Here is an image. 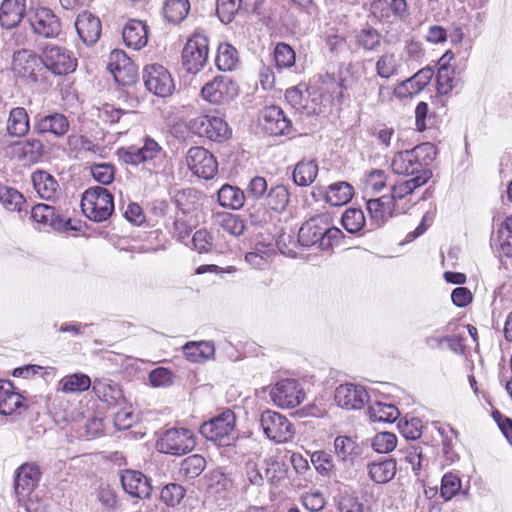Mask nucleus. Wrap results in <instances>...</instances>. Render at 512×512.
Instances as JSON below:
<instances>
[{
	"label": "nucleus",
	"instance_id": "obj_56",
	"mask_svg": "<svg viewBox=\"0 0 512 512\" xmlns=\"http://www.w3.org/2000/svg\"><path fill=\"white\" fill-rule=\"evenodd\" d=\"M357 44L367 51H373L380 46L381 35L373 28L361 30L357 36Z\"/></svg>",
	"mask_w": 512,
	"mask_h": 512
},
{
	"label": "nucleus",
	"instance_id": "obj_19",
	"mask_svg": "<svg viewBox=\"0 0 512 512\" xmlns=\"http://www.w3.org/2000/svg\"><path fill=\"white\" fill-rule=\"evenodd\" d=\"M40 63L41 55L29 49H20L13 53L12 70L19 77L36 80L35 72Z\"/></svg>",
	"mask_w": 512,
	"mask_h": 512
},
{
	"label": "nucleus",
	"instance_id": "obj_22",
	"mask_svg": "<svg viewBox=\"0 0 512 512\" xmlns=\"http://www.w3.org/2000/svg\"><path fill=\"white\" fill-rule=\"evenodd\" d=\"M121 484L124 491L135 498H148L152 492L148 479L139 471L126 470L121 475Z\"/></svg>",
	"mask_w": 512,
	"mask_h": 512
},
{
	"label": "nucleus",
	"instance_id": "obj_59",
	"mask_svg": "<svg viewBox=\"0 0 512 512\" xmlns=\"http://www.w3.org/2000/svg\"><path fill=\"white\" fill-rule=\"evenodd\" d=\"M149 382L153 387L166 388L173 384L174 374L165 367H158L149 373Z\"/></svg>",
	"mask_w": 512,
	"mask_h": 512
},
{
	"label": "nucleus",
	"instance_id": "obj_40",
	"mask_svg": "<svg viewBox=\"0 0 512 512\" xmlns=\"http://www.w3.org/2000/svg\"><path fill=\"white\" fill-rule=\"evenodd\" d=\"M239 62L237 50L228 43H221L218 46L215 59L216 66L221 71H231L236 68Z\"/></svg>",
	"mask_w": 512,
	"mask_h": 512
},
{
	"label": "nucleus",
	"instance_id": "obj_38",
	"mask_svg": "<svg viewBox=\"0 0 512 512\" xmlns=\"http://www.w3.org/2000/svg\"><path fill=\"white\" fill-rule=\"evenodd\" d=\"M206 468V460L199 454L184 458L180 463L179 476L191 480L200 476Z\"/></svg>",
	"mask_w": 512,
	"mask_h": 512
},
{
	"label": "nucleus",
	"instance_id": "obj_37",
	"mask_svg": "<svg viewBox=\"0 0 512 512\" xmlns=\"http://www.w3.org/2000/svg\"><path fill=\"white\" fill-rule=\"evenodd\" d=\"M334 449L338 459L342 462H352L360 454L356 440L349 436L336 437Z\"/></svg>",
	"mask_w": 512,
	"mask_h": 512
},
{
	"label": "nucleus",
	"instance_id": "obj_11",
	"mask_svg": "<svg viewBox=\"0 0 512 512\" xmlns=\"http://www.w3.org/2000/svg\"><path fill=\"white\" fill-rule=\"evenodd\" d=\"M269 395L273 403L284 409H292L305 399V392L294 379H284L271 387Z\"/></svg>",
	"mask_w": 512,
	"mask_h": 512
},
{
	"label": "nucleus",
	"instance_id": "obj_5",
	"mask_svg": "<svg viewBox=\"0 0 512 512\" xmlns=\"http://www.w3.org/2000/svg\"><path fill=\"white\" fill-rule=\"evenodd\" d=\"M157 449L161 453L183 455L196 446L194 433L187 428H170L157 441Z\"/></svg>",
	"mask_w": 512,
	"mask_h": 512
},
{
	"label": "nucleus",
	"instance_id": "obj_26",
	"mask_svg": "<svg viewBox=\"0 0 512 512\" xmlns=\"http://www.w3.org/2000/svg\"><path fill=\"white\" fill-rule=\"evenodd\" d=\"M26 0H3L0 5V24L3 28L16 27L24 18Z\"/></svg>",
	"mask_w": 512,
	"mask_h": 512
},
{
	"label": "nucleus",
	"instance_id": "obj_45",
	"mask_svg": "<svg viewBox=\"0 0 512 512\" xmlns=\"http://www.w3.org/2000/svg\"><path fill=\"white\" fill-rule=\"evenodd\" d=\"M289 201L290 194L284 185L273 186L266 196V205L276 212L284 211Z\"/></svg>",
	"mask_w": 512,
	"mask_h": 512
},
{
	"label": "nucleus",
	"instance_id": "obj_8",
	"mask_svg": "<svg viewBox=\"0 0 512 512\" xmlns=\"http://www.w3.org/2000/svg\"><path fill=\"white\" fill-rule=\"evenodd\" d=\"M41 63L55 75L71 73L77 66V61L69 50L53 44H48L43 47Z\"/></svg>",
	"mask_w": 512,
	"mask_h": 512
},
{
	"label": "nucleus",
	"instance_id": "obj_35",
	"mask_svg": "<svg viewBox=\"0 0 512 512\" xmlns=\"http://www.w3.org/2000/svg\"><path fill=\"white\" fill-rule=\"evenodd\" d=\"M431 172H424L418 177H412L411 179L399 182L392 186L389 197H393V202L397 204L398 200H402L406 195L411 194L416 188L424 185L430 178Z\"/></svg>",
	"mask_w": 512,
	"mask_h": 512
},
{
	"label": "nucleus",
	"instance_id": "obj_28",
	"mask_svg": "<svg viewBox=\"0 0 512 512\" xmlns=\"http://www.w3.org/2000/svg\"><path fill=\"white\" fill-rule=\"evenodd\" d=\"M125 45L134 50H140L148 42L147 26L140 20H130L122 30Z\"/></svg>",
	"mask_w": 512,
	"mask_h": 512
},
{
	"label": "nucleus",
	"instance_id": "obj_46",
	"mask_svg": "<svg viewBox=\"0 0 512 512\" xmlns=\"http://www.w3.org/2000/svg\"><path fill=\"white\" fill-rule=\"evenodd\" d=\"M0 203L9 211L20 212L25 198L15 188L0 183Z\"/></svg>",
	"mask_w": 512,
	"mask_h": 512
},
{
	"label": "nucleus",
	"instance_id": "obj_18",
	"mask_svg": "<svg viewBox=\"0 0 512 512\" xmlns=\"http://www.w3.org/2000/svg\"><path fill=\"white\" fill-rule=\"evenodd\" d=\"M368 399L369 396L365 388L352 383L342 384L335 391L337 405L348 410L361 409Z\"/></svg>",
	"mask_w": 512,
	"mask_h": 512
},
{
	"label": "nucleus",
	"instance_id": "obj_4",
	"mask_svg": "<svg viewBox=\"0 0 512 512\" xmlns=\"http://www.w3.org/2000/svg\"><path fill=\"white\" fill-rule=\"evenodd\" d=\"M236 416L230 409H226L218 416L204 422L200 427V433L207 440L220 446H227L236 438Z\"/></svg>",
	"mask_w": 512,
	"mask_h": 512
},
{
	"label": "nucleus",
	"instance_id": "obj_47",
	"mask_svg": "<svg viewBox=\"0 0 512 512\" xmlns=\"http://www.w3.org/2000/svg\"><path fill=\"white\" fill-rule=\"evenodd\" d=\"M403 460L407 463L411 470L418 475L419 472L428 465V459L424 457L422 447L420 445H412L401 451Z\"/></svg>",
	"mask_w": 512,
	"mask_h": 512
},
{
	"label": "nucleus",
	"instance_id": "obj_9",
	"mask_svg": "<svg viewBox=\"0 0 512 512\" xmlns=\"http://www.w3.org/2000/svg\"><path fill=\"white\" fill-rule=\"evenodd\" d=\"M238 85L229 76L220 75L207 82L201 89L202 98L215 105L229 103L238 95Z\"/></svg>",
	"mask_w": 512,
	"mask_h": 512
},
{
	"label": "nucleus",
	"instance_id": "obj_63",
	"mask_svg": "<svg viewBox=\"0 0 512 512\" xmlns=\"http://www.w3.org/2000/svg\"><path fill=\"white\" fill-rule=\"evenodd\" d=\"M491 245L503 255L512 256V234L497 231L491 238Z\"/></svg>",
	"mask_w": 512,
	"mask_h": 512
},
{
	"label": "nucleus",
	"instance_id": "obj_54",
	"mask_svg": "<svg viewBox=\"0 0 512 512\" xmlns=\"http://www.w3.org/2000/svg\"><path fill=\"white\" fill-rule=\"evenodd\" d=\"M397 446V437L391 432L377 433L372 440V447L378 453H389Z\"/></svg>",
	"mask_w": 512,
	"mask_h": 512
},
{
	"label": "nucleus",
	"instance_id": "obj_41",
	"mask_svg": "<svg viewBox=\"0 0 512 512\" xmlns=\"http://www.w3.org/2000/svg\"><path fill=\"white\" fill-rule=\"evenodd\" d=\"M318 173V166L313 160H302L297 163L293 171V180L299 186L311 184Z\"/></svg>",
	"mask_w": 512,
	"mask_h": 512
},
{
	"label": "nucleus",
	"instance_id": "obj_6",
	"mask_svg": "<svg viewBox=\"0 0 512 512\" xmlns=\"http://www.w3.org/2000/svg\"><path fill=\"white\" fill-rule=\"evenodd\" d=\"M208 38L195 32L186 42L182 50V67L191 74L203 69L208 59Z\"/></svg>",
	"mask_w": 512,
	"mask_h": 512
},
{
	"label": "nucleus",
	"instance_id": "obj_10",
	"mask_svg": "<svg viewBox=\"0 0 512 512\" xmlns=\"http://www.w3.org/2000/svg\"><path fill=\"white\" fill-rule=\"evenodd\" d=\"M187 127L193 134L213 141L227 139L230 134L227 123L222 118L211 115H198L189 120Z\"/></svg>",
	"mask_w": 512,
	"mask_h": 512
},
{
	"label": "nucleus",
	"instance_id": "obj_17",
	"mask_svg": "<svg viewBox=\"0 0 512 512\" xmlns=\"http://www.w3.org/2000/svg\"><path fill=\"white\" fill-rule=\"evenodd\" d=\"M260 124L263 130L272 136L289 134L292 125L280 107L269 106L261 111Z\"/></svg>",
	"mask_w": 512,
	"mask_h": 512
},
{
	"label": "nucleus",
	"instance_id": "obj_61",
	"mask_svg": "<svg viewBox=\"0 0 512 512\" xmlns=\"http://www.w3.org/2000/svg\"><path fill=\"white\" fill-rule=\"evenodd\" d=\"M208 482L211 488H215L216 491H226L232 488V479L225 474L221 468L211 471L208 475Z\"/></svg>",
	"mask_w": 512,
	"mask_h": 512
},
{
	"label": "nucleus",
	"instance_id": "obj_21",
	"mask_svg": "<svg viewBox=\"0 0 512 512\" xmlns=\"http://www.w3.org/2000/svg\"><path fill=\"white\" fill-rule=\"evenodd\" d=\"M78 36L88 46L95 44L101 35V22L98 17L84 11L75 21Z\"/></svg>",
	"mask_w": 512,
	"mask_h": 512
},
{
	"label": "nucleus",
	"instance_id": "obj_33",
	"mask_svg": "<svg viewBox=\"0 0 512 512\" xmlns=\"http://www.w3.org/2000/svg\"><path fill=\"white\" fill-rule=\"evenodd\" d=\"M29 116L25 108H13L7 120V132L11 136L21 137L29 132Z\"/></svg>",
	"mask_w": 512,
	"mask_h": 512
},
{
	"label": "nucleus",
	"instance_id": "obj_52",
	"mask_svg": "<svg viewBox=\"0 0 512 512\" xmlns=\"http://www.w3.org/2000/svg\"><path fill=\"white\" fill-rule=\"evenodd\" d=\"M242 0H217V15L221 22L228 24L232 22L239 11Z\"/></svg>",
	"mask_w": 512,
	"mask_h": 512
},
{
	"label": "nucleus",
	"instance_id": "obj_60",
	"mask_svg": "<svg viewBox=\"0 0 512 512\" xmlns=\"http://www.w3.org/2000/svg\"><path fill=\"white\" fill-rule=\"evenodd\" d=\"M265 478L272 484H277L281 479L285 477V465L275 459L269 458L265 461Z\"/></svg>",
	"mask_w": 512,
	"mask_h": 512
},
{
	"label": "nucleus",
	"instance_id": "obj_62",
	"mask_svg": "<svg viewBox=\"0 0 512 512\" xmlns=\"http://www.w3.org/2000/svg\"><path fill=\"white\" fill-rule=\"evenodd\" d=\"M411 151L417 156L423 168H427L436 157V147L429 142L419 144L411 149Z\"/></svg>",
	"mask_w": 512,
	"mask_h": 512
},
{
	"label": "nucleus",
	"instance_id": "obj_42",
	"mask_svg": "<svg viewBox=\"0 0 512 512\" xmlns=\"http://www.w3.org/2000/svg\"><path fill=\"white\" fill-rule=\"evenodd\" d=\"M373 422H394L400 415L398 408L393 404L375 402L368 409Z\"/></svg>",
	"mask_w": 512,
	"mask_h": 512
},
{
	"label": "nucleus",
	"instance_id": "obj_29",
	"mask_svg": "<svg viewBox=\"0 0 512 512\" xmlns=\"http://www.w3.org/2000/svg\"><path fill=\"white\" fill-rule=\"evenodd\" d=\"M396 470V461L390 458H380L367 464L369 478L377 484H385L391 481L396 474Z\"/></svg>",
	"mask_w": 512,
	"mask_h": 512
},
{
	"label": "nucleus",
	"instance_id": "obj_15",
	"mask_svg": "<svg viewBox=\"0 0 512 512\" xmlns=\"http://www.w3.org/2000/svg\"><path fill=\"white\" fill-rule=\"evenodd\" d=\"M107 69L113 75L114 80L122 86L135 82L137 68L122 50L115 49L110 53Z\"/></svg>",
	"mask_w": 512,
	"mask_h": 512
},
{
	"label": "nucleus",
	"instance_id": "obj_53",
	"mask_svg": "<svg viewBox=\"0 0 512 512\" xmlns=\"http://www.w3.org/2000/svg\"><path fill=\"white\" fill-rule=\"evenodd\" d=\"M454 69L442 64L437 72V90L440 94H448L452 91L454 85Z\"/></svg>",
	"mask_w": 512,
	"mask_h": 512
},
{
	"label": "nucleus",
	"instance_id": "obj_23",
	"mask_svg": "<svg viewBox=\"0 0 512 512\" xmlns=\"http://www.w3.org/2000/svg\"><path fill=\"white\" fill-rule=\"evenodd\" d=\"M392 170L399 175L418 177L424 172H431L423 168L417 156L411 150L398 152L394 155L391 163Z\"/></svg>",
	"mask_w": 512,
	"mask_h": 512
},
{
	"label": "nucleus",
	"instance_id": "obj_27",
	"mask_svg": "<svg viewBox=\"0 0 512 512\" xmlns=\"http://www.w3.org/2000/svg\"><path fill=\"white\" fill-rule=\"evenodd\" d=\"M32 219L40 224L48 225L56 231L70 229L68 225L70 220H65L59 214H56L54 207L46 204H37L31 211Z\"/></svg>",
	"mask_w": 512,
	"mask_h": 512
},
{
	"label": "nucleus",
	"instance_id": "obj_44",
	"mask_svg": "<svg viewBox=\"0 0 512 512\" xmlns=\"http://www.w3.org/2000/svg\"><path fill=\"white\" fill-rule=\"evenodd\" d=\"M22 404V396L14 391L12 382L5 383L4 391L0 395V414L11 415Z\"/></svg>",
	"mask_w": 512,
	"mask_h": 512
},
{
	"label": "nucleus",
	"instance_id": "obj_31",
	"mask_svg": "<svg viewBox=\"0 0 512 512\" xmlns=\"http://www.w3.org/2000/svg\"><path fill=\"white\" fill-rule=\"evenodd\" d=\"M186 358L194 363H203L212 359L215 353L214 345L209 341L187 342L183 346Z\"/></svg>",
	"mask_w": 512,
	"mask_h": 512
},
{
	"label": "nucleus",
	"instance_id": "obj_58",
	"mask_svg": "<svg viewBox=\"0 0 512 512\" xmlns=\"http://www.w3.org/2000/svg\"><path fill=\"white\" fill-rule=\"evenodd\" d=\"M275 63L278 68H289L295 63V52L285 43H279L274 51Z\"/></svg>",
	"mask_w": 512,
	"mask_h": 512
},
{
	"label": "nucleus",
	"instance_id": "obj_49",
	"mask_svg": "<svg viewBox=\"0 0 512 512\" xmlns=\"http://www.w3.org/2000/svg\"><path fill=\"white\" fill-rule=\"evenodd\" d=\"M399 60L394 53H384L376 62L377 75L389 79L397 73Z\"/></svg>",
	"mask_w": 512,
	"mask_h": 512
},
{
	"label": "nucleus",
	"instance_id": "obj_24",
	"mask_svg": "<svg viewBox=\"0 0 512 512\" xmlns=\"http://www.w3.org/2000/svg\"><path fill=\"white\" fill-rule=\"evenodd\" d=\"M70 127L69 120L62 113H51L40 116L35 124L34 130L39 134L51 133L56 137L64 136Z\"/></svg>",
	"mask_w": 512,
	"mask_h": 512
},
{
	"label": "nucleus",
	"instance_id": "obj_1",
	"mask_svg": "<svg viewBox=\"0 0 512 512\" xmlns=\"http://www.w3.org/2000/svg\"><path fill=\"white\" fill-rule=\"evenodd\" d=\"M342 231L331 225L327 214L311 217L299 229L298 241L303 246H317L321 250H328L341 240Z\"/></svg>",
	"mask_w": 512,
	"mask_h": 512
},
{
	"label": "nucleus",
	"instance_id": "obj_2",
	"mask_svg": "<svg viewBox=\"0 0 512 512\" xmlns=\"http://www.w3.org/2000/svg\"><path fill=\"white\" fill-rule=\"evenodd\" d=\"M81 208L90 220L106 221L114 211L113 195L105 187H90L82 195Z\"/></svg>",
	"mask_w": 512,
	"mask_h": 512
},
{
	"label": "nucleus",
	"instance_id": "obj_48",
	"mask_svg": "<svg viewBox=\"0 0 512 512\" xmlns=\"http://www.w3.org/2000/svg\"><path fill=\"white\" fill-rule=\"evenodd\" d=\"M341 222L349 233L354 234L365 226L366 220L361 209L349 208L343 213Z\"/></svg>",
	"mask_w": 512,
	"mask_h": 512
},
{
	"label": "nucleus",
	"instance_id": "obj_30",
	"mask_svg": "<svg viewBox=\"0 0 512 512\" xmlns=\"http://www.w3.org/2000/svg\"><path fill=\"white\" fill-rule=\"evenodd\" d=\"M12 152L19 160L36 163L43 156L44 145L38 139H27L25 141L16 142L12 147Z\"/></svg>",
	"mask_w": 512,
	"mask_h": 512
},
{
	"label": "nucleus",
	"instance_id": "obj_64",
	"mask_svg": "<svg viewBox=\"0 0 512 512\" xmlns=\"http://www.w3.org/2000/svg\"><path fill=\"white\" fill-rule=\"evenodd\" d=\"M114 167L111 164H94L91 166L93 178L102 185L110 184L114 179Z\"/></svg>",
	"mask_w": 512,
	"mask_h": 512
},
{
	"label": "nucleus",
	"instance_id": "obj_13",
	"mask_svg": "<svg viewBox=\"0 0 512 512\" xmlns=\"http://www.w3.org/2000/svg\"><path fill=\"white\" fill-rule=\"evenodd\" d=\"M31 28L35 34L43 38H56L62 29L59 17L47 7H37L29 17Z\"/></svg>",
	"mask_w": 512,
	"mask_h": 512
},
{
	"label": "nucleus",
	"instance_id": "obj_57",
	"mask_svg": "<svg viewBox=\"0 0 512 512\" xmlns=\"http://www.w3.org/2000/svg\"><path fill=\"white\" fill-rule=\"evenodd\" d=\"M185 496V489L176 483H170L162 488L160 497L167 506H175Z\"/></svg>",
	"mask_w": 512,
	"mask_h": 512
},
{
	"label": "nucleus",
	"instance_id": "obj_39",
	"mask_svg": "<svg viewBox=\"0 0 512 512\" xmlns=\"http://www.w3.org/2000/svg\"><path fill=\"white\" fill-rule=\"evenodd\" d=\"M91 384V379L86 374L74 373L60 380L58 390L66 394L81 393L88 390Z\"/></svg>",
	"mask_w": 512,
	"mask_h": 512
},
{
	"label": "nucleus",
	"instance_id": "obj_32",
	"mask_svg": "<svg viewBox=\"0 0 512 512\" xmlns=\"http://www.w3.org/2000/svg\"><path fill=\"white\" fill-rule=\"evenodd\" d=\"M92 389L95 395L107 405H115L122 399V391L119 386L108 379H96Z\"/></svg>",
	"mask_w": 512,
	"mask_h": 512
},
{
	"label": "nucleus",
	"instance_id": "obj_55",
	"mask_svg": "<svg viewBox=\"0 0 512 512\" xmlns=\"http://www.w3.org/2000/svg\"><path fill=\"white\" fill-rule=\"evenodd\" d=\"M219 223L224 231L233 236H240L245 231L244 220L235 214L226 213L222 215Z\"/></svg>",
	"mask_w": 512,
	"mask_h": 512
},
{
	"label": "nucleus",
	"instance_id": "obj_12",
	"mask_svg": "<svg viewBox=\"0 0 512 512\" xmlns=\"http://www.w3.org/2000/svg\"><path fill=\"white\" fill-rule=\"evenodd\" d=\"M186 164L196 176L209 180L218 171V163L213 154L203 147H191L186 154Z\"/></svg>",
	"mask_w": 512,
	"mask_h": 512
},
{
	"label": "nucleus",
	"instance_id": "obj_7",
	"mask_svg": "<svg viewBox=\"0 0 512 512\" xmlns=\"http://www.w3.org/2000/svg\"><path fill=\"white\" fill-rule=\"evenodd\" d=\"M264 434L276 443H287L294 437L293 424L286 416L272 410H265L259 417Z\"/></svg>",
	"mask_w": 512,
	"mask_h": 512
},
{
	"label": "nucleus",
	"instance_id": "obj_25",
	"mask_svg": "<svg viewBox=\"0 0 512 512\" xmlns=\"http://www.w3.org/2000/svg\"><path fill=\"white\" fill-rule=\"evenodd\" d=\"M31 180L37 194L44 200H55L61 194L59 184L55 177L44 170L33 172Z\"/></svg>",
	"mask_w": 512,
	"mask_h": 512
},
{
	"label": "nucleus",
	"instance_id": "obj_14",
	"mask_svg": "<svg viewBox=\"0 0 512 512\" xmlns=\"http://www.w3.org/2000/svg\"><path fill=\"white\" fill-rule=\"evenodd\" d=\"M143 79L146 88L160 97L169 96L174 89V82L169 71L159 64H151L144 68Z\"/></svg>",
	"mask_w": 512,
	"mask_h": 512
},
{
	"label": "nucleus",
	"instance_id": "obj_43",
	"mask_svg": "<svg viewBox=\"0 0 512 512\" xmlns=\"http://www.w3.org/2000/svg\"><path fill=\"white\" fill-rule=\"evenodd\" d=\"M190 10L188 0H167L163 7L164 17L171 23L183 21Z\"/></svg>",
	"mask_w": 512,
	"mask_h": 512
},
{
	"label": "nucleus",
	"instance_id": "obj_20",
	"mask_svg": "<svg viewBox=\"0 0 512 512\" xmlns=\"http://www.w3.org/2000/svg\"><path fill=\"white\" fill-rule=\"evenodd\" d=\"M40 480L39 467L34 463H25L21 465L17 472L14 482L15 493L19 497H25L35 489Z\"/></svg>",
	"mask_w": 512,
	"mask_h": 512
},
{
	"label": "nucleus",
	"instance_id": "obj_50",
	"mask_svg": "<svg viewBox=\"0 0 512 512\" xmlns=\"http://www.w3.org/2000/svg\"><path fill=\"white\" fill-rule=\"evenodd\" d=\"M198 201L197 191L194 189L179 190L174 195V202L182 213L187 214L196 208Z\"/></svg>",
	"mask_w": 512,
	"mask_h": 512
},
{
	"label": "nucleus",
	"instance_id": "obj_3",
	"mask_svg": "<svg viewBox=\"0 0 512 512\" xmlns=\"http://www.w3.org/2000/svg\"><path fill=\"white\" fill-rule=\"evenodd\" d=\"M119 155L123 162L127 164L134 166L148 164L156 170L163 164L165 151L155 139L145 136L140 147L130 146L125 150H120Z\"/></svg>",
	"mask_w": 512,
	"mask_h": 512
},
{
	"label": "nucleus",
	"instance_id": "obj_34",
	"mask_svg": "<svg viewBox=\"0 0 512 512\" xmlns=\"http://www.w3.org/2000/svg\"><path fill=\"white\" fill-rule=\"evenodd\" d=\"M218 202L224 208L238 210L243 207L246 198L245 193L238 187L224 184L218 190Z\"/></svg>",
	"mask_w": 512,
	"mask_h": 512
},
{
	"label": "nucleus",
	"instance_id": "obj_16",
	"mask_svg": "<svg viewBox=\"0 0 512 512\" xmlns=\"http://www.w3.org/2000/svg\"><path fill=\"white\" fill-rule=\"evenodd\" d=\"M366 207L370 215L371 229L382 227L390 218L402 213L393 202V197L383 195L379 198L369 199Z\"/></svg>",
	"mask_w": 512,
	"mask_h": 512
},
{
	"label": "nucleus",
	"instance_id": "obj_51",
	"mask_svg": "<svg viewBox=\"0 0 512 512\" xmlns=\"http://www.w3.org/2000/svg\"><path fill=\"white\" fill-rule=\"evenodd\" d=\"M461 489V479L454 473H445L441 480L440 496L445 500H451Z\"/></svg>",
	"mask_w": 512,
	"mask_h": 512
},
{
	"label": "nucleus",
	"instance_id": "obj_36",
	"mask_svg": "<svg viewBox=\"0 0 512 512\" xmlns=\"http://www.w3.org/2000/svg\"><path fill=\"white\" fill-rule=\"evenodd\" d=\"M353 192V187L349 183L344 181L336 182L328 186L325 200L331 206H342L351 200Z\"/></svg>",
	"mask_w": 512,
	"mask_h": 512
}]
</instances>
